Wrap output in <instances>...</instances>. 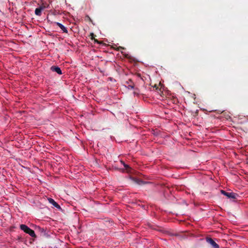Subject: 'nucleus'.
I'll list each match as a JSON object with an SVG mask.
<instances>
[{
    "label": "nucleus",
    "mask_w": 248,
    "mask_h": 248,
    "mask_svg": "<svg viewBox=\"0 0 248 248\" xmlns=\"http://www.w3.org/2000/svg\"><path fill=\"white\" fill-rule=\"evenodd\" d=\"M48 201L50 203L52 204L54 207H56L57 208L60 209L61 208L60 206L53 199L48 198Z\"/></svg>",
    "instance_id": "6"
},
{
    "label": "nucleus",
    "mask_w": 248,
    "mask_h": 248,
    "mask_svg": "<svg viewBox=\"0 0 248 248\" xmlns=\"http://www.w3.org/2000/svg\"><path fill=\"white\" fill-rule=\"evenodd\" d=\"M86 18L88 20H89V21H90L91 22H92L93 23V25H94V24L93 23V20H92V19L91 18V17L88 16V15H87L86 16Z\"/></svg>",
    "instance_id": "10"
},
{
    "label": "nucleus",
    "mask_w": 248,
    "mask_h": 248,
    "mask_svg": "<svg viewBox=\"0 0 248 248\" xmlns=\"http://www.w3.org/2000/svg\"><path fill=\"white\" fill-rule=\"evenodd\" d=\"M133 180H134V181H135V182H136V183H138V184H140V183H139V182H140V181H139V180H136L135 179H133Z\"/></svg>",
    "instance_id": "14"
},
{
    "label": "nucleus",
    "mask_w": 248,
    "mask_h": 248,
    "mask_svg": "<svg viewBox=\"0 0 248 248\" xmlns=\"http://www.w3.org/2000/svg\"><path fill=\"white\" fill-rule=\"evenodd\" d=\"M206 241L208 243L210 244L214 248H219V246L217 244L212 238H207Z\"/></svg>",
    "instance_id": "4"
},
{
    "label": "nucleus",
    "mask_w": 248,
    "mask_h": 248,
    "mask_svg": "<svg viewBox=\"0 0 248 248\" xmlns=\"http://www.w3.org/2000/svg\"><path fill=\"white\" fill-rule=\"evenodd\" d=\"M124 48L122 47V46H119V47H118L116 49L117 50H120V49H124Z\"/></svg>",
    "instance_id": "13"
},
{
    "label": "nucleus",
    "mask_w": 248,
    "mask_h": 248,
    "mask_svg": "<svg viewBox=\"0 0 248 248\" xmlns=\"http://www.w3.org/2000/svg\"><path fill=\"white\" fill-rule=\"evenodd\" d=\"M221 193L223 194L224 195L227 197L228 198H231V199H236L238 195L236 193H234L233 192H226L224 190H221Z\"/></svg>",
    "instance_id": "3"
},
{
    "label": "nucleus",
    "mask_w": 248,
    "mask_h": 248,
    "mask_svg": "<svg viewBox=\"0 0 248 248\" xmlns=\"http://www.w3.org/2000/svg\"><path fill=\"white\" fill-rule=\"evenodd\" d=\"M128 87L129 88L134 89V86L133 85H129Z\"/></svg>",
    "instance_id": "15"
},
{
    "label": "nucleus",
    "mask_w": 248,
    "mask_h": 248,
    "mask_svg": "<svg viewBox=\"0 0 248 248\" xmlns=\"http://www.w3.org/2000/svg\"><path fill=\"white\" fill-rule=\"evenodd\" d=\"M20 228L22 231H23L24 232L29 234L31 237H35L36 236L34 231L33 230L31 229L27 225H24V224L20 225Z\"/></svg>",
    "instance_id": "1"
},
{
    "label": "nucleus",
    "mask_w": 248,
    "mask_h": 248,
    "mask_svg": "<svg viewBox=\"0 0 248 248\" xmlns=\"http://www.w3.org/2000/svg\"><path fill=\"white\" fill-rule=\"evenodd\" d=\"M49 5H45L43 4L39 8H37L35 10V14L36 16H40L41 15L42 11L45 8H48Z\"/></svg>",
    "instance_id": "2"
},
{
    "label": "nucleus",
    "mask_w": 248,
    "mask_h": 248,
    "mask_svg": "<svg viewBox=\"0 0 248 248\" xmlns=\"http://www.w3.org/2000/svg\"><path fill=\"white\" fill-rule=\"evenodd\" d=\"M56 24L58 26H59L61 28V29L64 32L67 33L68 31H67V29L63 25H62L61 23H59V22H56Z\"/></svg>",
    "instance_id": "7"
},
{
    "label": "nucleus",
    "mask_w": 248,
    "mask_h": 248,
    "mask_svg": "<svg viewBox=\"0 0 248 248\" xmlns=\"http://www.w3.org/2000/svg\"><path fill=\"white\" fill-rule=\"evenodd\" d=\"M51 70L58 73L59 75H62V72L61 69L58 66H53L51 67Z\"/></svg>",
    "instance_id": "5"
},
{
    "label": "nucleus",
    "mask_w": 248,
    "mask_h": 248,
    "mask_svg": "<svg viewBox=\"0 0 248 248\" xmlns=\"http://www.w3.org/2000/svg\"><path fill=\"white\" fill-rule=\"evenodd\" d=\"M121 163L124 165V166L126 170H128V169L129 168V166L127 164H125L124 161H121Z\"/></svg>",
    "instance_id": "9"
},
{
    "label": "nucleus",
    "mask_w": 248,
    "mask_h": 248,
    "mask_svg": "<svg viewBox=\"0 0 248 248\" xmlns=\"http://www.w3.org/2000/svg\"><path fill=\"white\" fill-rule=\"evenodd\" d=\"M134 94L135 95H138L139 94V90L138 89H136L134 91Z\"/></svg>",
    "instance_id": "11"
},
{
    "label": "nucleus",
    "mask_w": 248,
    "mask_h": 248,
    "mask_svg": "<svg viewBox=\"0 0 248 248\" xmlns=\"http://www.w3.org/2000/svg\"><path fill=\"white\" fill-rule=\"evenodd\" d=\"M153 87H154V88H155L156 90H157L159 89L158 87L157 86L156 84H155Z\"/></svg>",
    "instance_id": "12"
},
{
    "label": "nucleus",
    "mask_w": 248,
    "mask_h": 248,
    "mask_svg": "<svg viewBox=\"0 0 248 248\" xmlns=\"http://www.w3.org/2000/svg\"><path fill=\"white\" fill-rule=\"evenodd\" d=\"M94 35L93 33H91L89 36L90 37V38L92 40H94V43H97V44H101V42H99L98 40L94 38Z\"/></svg>",
    "instance_id": "8"
}]
</instances>
